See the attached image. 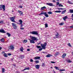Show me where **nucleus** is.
I'll list each match as a JSON object with an SVG mask.
<instances>
[{"mask_svg":"<svg viewBox=\"0 0 73 73\" xmlns=\"http://www.w3.org/2000/svg\"><path fill=\"white\" fill-rule=\"evenodd\" d=\"M46 44H47L46 42L44 43L43 44H41V46L42 47V49H45V48H46L45 46H46Z\"/></svg>","mask_w":73,"mask_h":73,"instance_id":"nucleus-1","label":"nucleus"},{"mask_svg":"<svg viewBox=\"0 0 73 73\" xmlns=\"http://www.w3.org/2000/svg\"><path fill=\"white\" fill-rule=\"evenodd\" d=\"M15 18H16V17L14 16L12 17H11L10 18V19L12 22L15 23V22H16V21H15Z\"/></svg>","mask_w":73,"mask_h":73,"instance_id":"nucleus-2","label":"nucleus"},{"mask_svg":"<svg viewBox=\"0 0 73 73\" xmlns=\"http://www.w3.org/2000/svg\"><path fill=\"white\" fill-rule=\"evenodd\" d=\"M12 24L14 29H16L17 28V25L15 23H12Z\"/></svg>","mask_w":73,"mask_h":73,"instance_id":"nucleus-3","label":"nucleus"},{"mask_svg":"<svg viewBox=\"0 0 73 73\" xmlns=\"http://www.w3.org/2000/svg\"><path fill=\"white\" fill-rule=\"evenodd\" d=\"M5 5H0V10H1L3 8V11H5Z\"/></svg>","mask_w":73,"mask_h":73,"instance_id":"nucleus-4","label":"nucleus"},{"mask_svg":"<svg viewBox=\"0 0 73 73\" xmlns=\"http://www.w3.org/2000/svg\"><path fill=\"white\" fill-rule=\"evenodd\" d=\"M30 33L31 34H32L33 35H38V33L37 31H33L30 32Z\"/></svg>","mask_w":73,"mask_h":73,"instance_id":"nucleus-5","label":"nucleus"},{"mask_svg":"<svg viewBox=\"0 0 73 73\" xmlns=\"http://www.w3.org/2000/svg\"><path fill=\"white\" fill-rule=\"evenodd\" d=\"M9 49H11V50H13L15 49L14 47V45H11L9 47Z\"/></svg>","mask_w":73,"mask_h":73,"instance_id":"nucleus-6","label":"nucleus"},{"mask_svg":"<svg viewBox=\"0 0 73 73\" xmlns=\"http://www.w3.org/2000/svg\"><path fill=\"white\" fill-rule=\"evenodd\" d=\"M0 32L1 33H5V31L3 29H0Z\"/></svg>","mask_w":73,"mask_h":73,"instance_id":"nucleus-7","label":"nucleus"},{"mask_svg":"<svg viewBox=\"0 0 73 73\" xmlns=\"http://www.w3.org/2000/svg\"><path fill=\"white\" fill-rule=\"evenodd\" d=\"M30 42L31 43L35 44V40H30Z\"/></svg>","mask_w":73,"mask_h":73,"instance_id":"nucleus-8","label":"nucleus"},{"mask_svg":"<svg viewBox=\"0 0 73 73\" xmlns=\"http://www.w3.org/2000/svg\"><path fill=\"white\" fill-rule=\"evenodd\" d=\"M46 4L47 5H49V6H53V3H47Z\"/></svg>","mask_w":73,"mask_h":73,"instance_id":"nucleus-9","label":"nucleus"},{"mask_svg":"<svg viewBox=\"0 0 73 73\" xmlns=\"http://www.w3.org/2000/svg\"><path fill=\"white\" fill-rule=\"evenodd\" d=\"M31 39L32 40H34V41H35L37 40V38H36V37H34V36H32L31 37Z\"/></svg>","mask_w":73,"mask_h":73,"instance_id":"nucleus-10","label":"nucleus"},{"mask_svg":"<svg viewBox=\"0 0 73 73\" xmlns=\"http://www.w3.org/2000/svg\"><path fill=\"white\" fill-rule=\"evenodd\" d=\"M29 69L30 68L29 67H25V69H24L23 70H22V71L23 72V71H24V70H29Z\"/></svg>","mask_w":73,"mask_h":73,"instance_id":"nucleus-11","label":"nucleus"},{"mask_svg":"<svg viewBox=\"0 0 73 73\" xmlns=\"http://www.w3.org/2000/svg\"><path fill=\"white\" fill-rule=\"evenodd\" d=\"M51 56H52V55L48 54L46 55V57H51Z\"/></svg>","mask_w":73,"mask_h":73,"instance_id":"nucleus-12","label":"nucleus"},{"mask_svg":"<svg viewBox=\"0 0 73 73\" xmlns=\"http://www.w3.org/2000/svg\"><path fill=\"white\" fill-rule=\"evenodd\" d=\"M40 58V56H37V57H35L34 58V59L35 60H37V59H39Z\"/></svg>","mask_w":73,"mask_h":73,"instance_id":"nucleus-13","label":"nucleus"},{"mask_svg":"<svg viewBox=\"0 0 73 73\" xmlns=\"http://www.w3.org/2000/svg\"><path fill=\"white\" fill-rule=\"evenodd\" d=\"M35 68H36V69H39L40 66L38 65H36L35 66Z\"/></svg>","mask_w":73,"mask_h":73,"instance_id":"nucleus-14","label":"nucleus"},{"mask_svg":"<svg viewBox=\"0 0 73 73\" xmlns=\"http://www.w3.org/2000/svg\"><path fill=\"white\" fill-rule=\"evenodd\" d=\"M66 19H68V17L67 16L64 17L63 18V19L64 20V21H66Z\"/></svg>","mask_w":73,"mask_h":73,"instance_id":"nucleus-15","label":"nucleus"},{"mask_svg":"<svg viewBox=\"0 0 73 73\" xmlns=\"http://www.w3.org/2000/svg\"><path fill=\"white\" fill-rule=\"evenodd\" d=\"M44 16H45L46 17H49V15H48V14L46 13H46H45Z\"/></svg>","mask_w":73,"mask_h":73,"instance_id":"nucleus-16","label":"nucleus"},{"mask_svg":"<svg viewBox=\"0 0 73 73\" xmlns=\"http://www.w3.org/2000/svg\"><path fill=\"white\" fill-rule=\"evenodd\" d=\"M20 49L21 52H23V50H24V48H23V47H21V48Z\"/></svg>","mask_w":73,"mask_h":73,"instance_id":"nucleus-17","label":"nucleus"},{"mask_svg":"<svg viewBox=\"0 0 73 73\" xmlns=\"http://www.w3.org/2000/svg\"><path fill=\"white\" fill-rule=\"evenodd\" d=\"M46 13V12H42L40 14H39V15H45V13Z\"/></svg>","mask_w":73,"mask_h":73,"instance_id":"nucleus-18","label":"nucleus"},{"mask_svg":"<svg viewBox=\"0 0 73 73\" xmlns=\"http://www.w3.org/2000/svg\"><path fill=\"white\" fill-rule=\"evenodd\" d=\"M66 54L65 53L63 54L62 56V58H65V57L66 56Z\"/></svg>","mask_w":73,"mask_h":73,"instance_id":"nucleus-19","label":"nucleus"},{"mask_svg":"<svg viewBox=\"0 0 73 73\" xmlns=\"http://www.w3.org/2000/svg\"><path fill=\"white\" fill-rule=\"evenodd\" d=\"M18 12H19V13L21 15H22V14L23 13L22 11H18Z\"/></svg>","mask_w":73,"mask_h":73,"instance_id":"nucleus-20","label":"nucleus"},{"mask_svg":"<svg viewBox=\"0 0 73 73\" xmlns=\"http://www.w3.org/2000/svg\"><path fill=\"white\" fill-rule=\"evenodd\" d=\"M0 41L1 42H4L5 41V40H4V39L2 38L0 40Z\"/></svg>","mask_w":73,"mask_h":73,"instance_id":"nucleus-21","label":"nucleus"},{"mask_svg":"<svg viewBox=\"0 0 73 73\" xmlns=\"http://www.w3.org/2000/svg\"><path fill=\"white\" fill-rule=\"evenodd\" d=\"M45 8H46V7L45 6H44L41 8V9H41V10H44V9H45Z\"/></svg>","mask_w":73,"mask_h":73,"instance_id":"nucleus-22","label":"nucleus"},{"mask_svg":"<svg viewBox=\"0 0 73 73\" xmlns=\"http://www.w3.org/2000/svg\"><path fill=\"white\" fill-rule=\"evenodd\" d=\"M20 58L21 59H23V58H24V56L21 55L20 56Z\"/></svg>","mask_w":73,"mask_h":73,"instance_id":"nucleus-23","label":"nucleus"},{"mask_svg":"<svg viewBox=\"0 0 73 73\" xmlns=\"http://www.w3.org/2000/svg\"><path fill=\"white\" fill-rule=\"evenodd\" d=\"M66 12V10H64L62 12V14H64V13H65V12Z\"/></svg>","mask_w":73,"mask_h":73,"instance_id":"nucleus-24","label":"nucleus"},{"mask_svg":"<svg viewBox=\"0 0 73 73\" xmlns=\"http://www.w3.org/2000/svg\"><path fill=\"white\" fill-rule=\"evenodd\" d=\"M59 54V52H56V53H55L54 55L55 56H57V55H58V54Z\"/></svg>","mask_w":73,"mask_h":73,"instance_id":"nucleus-25","label":"nucleus"},{"mask_svg":"<svg viewBox=\"0 0 73 73\" xmlns=\"http://www.w3.org/2000/svg\"><path fill=\"white\" fill-rule=\"evenodd\" d=\"M55 12H56V13H60V12H61V11H55Z\"/></svg>","mask_w":73,"mask_h":73,"instance_id":"nucleus-26","label":"nucleus"},{"mask_svg":"<svg viewBox=\"0 0 73 73\" xmlns=\"http://www.w3.org/2000/svg\"><path fill=\"white\" fill-rule=\"evenodd\" d=\"M54 68H55L56 69V70H59V68H58V67H57V66H55L54 67Z\"/></svg>","mask_w":73,"mask_h":73,"instance_id":"nucleus-27","label":"nucleus"},{"mask_svg":"<svg viewBox=\"0 0 73 73\" xmlns=\"http://www.w3.org/2000/svg\"><path fill=\"white\" fill-rule=\"evenodd\" d=\"M4 56H5V57H7L8 56L7 55V54L5 53L4 54H3Z\"/></svg>","mask_w":73,"mask_h":73,"instance_id":"nucleus-28","label":"nucleus"},{"mask_svg":"<svg viewBox=\"0 0 73 73\" xmlns=\"http://www.w3.org/2000/svg\"><path fill=\"white\" fill-rule=\"evenodd\" d=\"M7 35H8V37H10L11 36V34L8 33H7Z\"/></svg>","mask_w":73,"mask_h":73,"instance_id":"nucleus-29","label":"nucleus"},{"mask_svg":"<svg viewBox=\"0 0 73 73\" xmlns=\"http://www.w3.org/2000/svg\"><path fill=\"white\" fill-rule=\"evenodd\" d=\"M27 41H28L27 40H25L23 41V43H26V42H27Z\"/></svg>","mask_w":73,"mask_h":73,"instance_id":"nucleus-30","label":"nucleus"},{"mask_svg":"<svg viewBox=\"0 0 73 73\" xmlns=\"http://www.w3.org/2000/svg\"><path fill=\"white\" fill-rule=\"evenodd\" d=\"M48 14H49V15H50L51 14H52V12L50 11H49L48 13Z\"/></svg>","mask_w":73,"mask_h":73,"instance_id":"nucleus-31","label":"nucleus"},{"mask_svg":"<svg viewBox=\"0 0 73 73\" xmlns=\"http://www.w3.org/2000/svg\"><path fill=\"white\" fill-rule=\"evenodd\" d=\"M60 72H62V71H65V70L64 69H61L59 70Z\"/></svg>","mask_w":73,"mask_h":73,"instance_id":"nucleus-32","label":"nucleus"},{"mask_svg":"<svg viewBox=\"0 0 73 73\" xmlns=\"http://www.w3.org/2000/svg\"><path fill=\"white\" fill-rule=\"evenodd\" d=\"M5 70V69L4 68H2V73H4V70Z\"/></svg>","mask_w":73,"mask_h":73,"instance_id":"nucleus-33","label":"nucleus"},{"mask_svg":"<svg viewBox=\"0 0 73 73\" xmlns=\"http://www.w3.org/2000/svg\"><path fill=\"white\" fill-rule=\"evenodd\" d=\"M64 24V23H59V25H62Z\"/></svg>","mask_w":73,"mask_h":73,"instance_id":"nucleus-34","label":"nucleus"},{"mask_svg":"<svg viewBox=\"0 0 73 73\" xmlns=\"http://www.w3.org/2000/svg\"><path fill=\"white\" fill-rule=\"evenodd\" d=\"M70 13H73V10H70Z\"/></svg>","mask_w":73,"mask_h":73,"instance_id":"nucleus-35","label":"nucleus"},{"mask_svg":"<svg viewBox=\"0 0 73 73\" xmlns=\"http://www.w3.org/2000/svg\"><path fill=\"white\" fill-rule=\"evenodd\" d=\"M36 48H41V46H36Z\"/></svg>","mask_w":73,"mask_h":73,"instance_id":"nucleus-36","label":"nucleus"},{"mask_svg":"<svg viewBox=\"0 0 73 73\" xmlns=\"http://www.w3.org/2000/svg\"><path fill=\"white\" fill-rule=\"evenodd\" d=\"M35 62L36 64H38V63H39V61H38V60H36L35 61Z\"/></svg>","mask_w":73,"mask_h":73,"instance_id":"nucleus-37","label":"nucleus"},{"mask_svg":"<svg viewBox=\"0 0 73 73\" xmlns=\"http://www.w3.org/2000/svg\"><path fill=\"white\" fill-rule=\"evenodd\" d=\"M58 7H63V5L61 4H59L58 5Z\"/></svg>","mask_w":73,"mask_h":73,"instance_id":"nucleus-38","label":"nucleus"},{"mask_svg":"<svg viewBox=\"0 0 73 73\" xmlns=\"http://www.w3.org/2000/svg\"><path fill=\"white\" fill-rule=\"evenodd\" d=\"M45 28H47V27H48V24H47V23L45 24Z\"/></svg>","mask_w":73,"mask_h":73,"instance_id":"nucleus-39","label":"nucleus"},{"mask_svg":"<svg viewBox=\"0 0 73 73\" xmlns=\"http://www.w3.org/2000/svg\"><path fill=\"white\" fill-rule=\"evenodd\" d=\"M68 3L70 4H73V3H71L70 1H69L68 2Z\"/></svg>","mask_w":73,"mask_h":73,"instance_id":"nucleus-40","label":"nucleus"},{"mask_svg":"<svg viewBox=\"0 0 73 73\" xmlns=\"http://www.w3.org/2000/svg\"><path fill=\"white\" fill-rule=\"evenodd\" d=\"M42 66H45V62H44V63H42Z\"/></svg>","mask_w":73,"mask_h":73,"instance_id":"nucleus-41","label":"nucleus"},{"mask_svg":"<svg viewBox=\"0 0 73 73\" xmlns=\"http://www.w3.org/2000/svg\"><path fill=\"white\" fill-rule=\"evenodd\" d=\"M19 23H23V21H22V20H19Z\"/></svg>","mask_w":73,"mask_h":73,"instance_id":"nucleus-42","label":"nucleus"},{"mask_svg":"<svg viewBox=\"0 0 73 73\" xmlns=\"http://www.w3.org/2000/svg\"><path fill=\"white\" fill-rule=\"evenodd\" d=\"M54 38H59V36H54Z\"/></svg>","mask_w":73,"mask_h":73,"instance_id":"nucleus-43","label":"nucleus"},{"mask_svg":"<svg viewBox=\"0 0 73 73\" xmlns=\"http://www.w3.org/2000/svg\"><path fill=\"white\" fill-rule=\"evenodd\" d=\"M68 46H70V47H71V46H71V45H70V44L69 43L68 44Z\"/></svg>","mask_w":73,"mask_h":73,"instance_id":"nucleus-44","label":"nucleus"},{"mask_svg":"<svg viewBox=\"0 0 73 73\" xmlns=\"http://www.w3.org/2000/svg\"><path fill=\"white\" fill-rule=\"evenodd\" d=\"M59 35V34H58V33H57V34H56L55 35V36H58Z\"/></svg>","mask_w":73,"mask_h":73,"instance_id":"nucleus-45","label":"nucleus"},{"mask_svg":"<svg viewBox=\"0 0 73 73\" xmlns=\"http://www.w3.org/2000/svg\"><path fill=\"white\" fill-rule=\"evenodd\" d=\"M67 61H68V62H69V63L72 62V61H70V60H68Z\"/></svg>","mask_w":73,"mask_h":73,"instance_id":"nucleus-46","label":"nucleus"},{"mask_svg":"<svg viewBox=\"0 0 73 73\" xmlns=\"http://www.w3.org/2000/svg\"><path fill=\"white\" fill-rule=\"evenodd\" d=\"M3 22H4L3 21H0V24H1V23H3Z\"/></svg>","mask_w":73,"mask_h":73,"instance_id":"nucleus-47","label":"nucleus"},{"mask_svg":"<svg viewBox=\"0 0 73 73\" xmlns=\"http://www.w3.org/2000/svg\"><path fill=\"white\" fill-rule=\"evenodd\" d=\"M60 3H59V2H57L56 3V5H58L59 4H60Z\"/></svg>","mask_w":73,"mask_h":73,"instance_id":"nucleus-48","label":"nucleus"},{"mask_svg":"<svg viewBox=\"0 0 73 73\" xmlns=\"http://www.w3.org/2000/svg\"><path fill=\"white\" fill-rule=\"evenodd\" d=\"M42 50V48H41L40 49H39L38 50V51H41V50Z\"/></svg>","mask_w":73,"mask_h":73,"instance_id":"nucleus-49","label":"nucleus"},{"mask_svg":"<svg viewBox=\"0 0 73 73\" xmlns=\"http://www.w3.org/2000/svg\"><path fill=\"white\" fill-rule=\"evenodd\" d=\"M50 62H51L52 64L53 63L54 64V63H56V62H52V61Z\"/></svg>","mask_w":73,"mask_h":73,"instance_id":"nucleus-50","label":"nucleus"},{"mask_svg":"<svg viewBox=\"0 0 73 73\" xmlns=\"http://www.w3.org/2000/svg\"><path fill=\"white\" fill-rule=\"evenodd\" d=\"M33 60H32V59H31L30 60V62H33Z\"/></svg>","mask_w":73,"mask_h":73,"instance_id":"nucleus-51","label":"nucleus"},{"mask_svg":"<svg viewBox=\"0 0 73 73\" xmlns=\"http://www.w3.org/2000/svg\"><path fill=\"white\" fill-rule=\"evenodd\" d=\"M8 56H11V54H10V53H8Z\"/></svg>","mask_w":73,"mask_h":73,"instance_id":"nucleus-52","label":"nucleus"},{"mask_svg":"<svg viewBox=\"0 0 73 73\" xmlns=\"http://www.w3.org/2000/svg\"><path fill=\"white\" fill-rule=\"evenodd\" d=\"M21 29V30H24V28H20Z\"/></svg>","mask_w":73,"mask_h":73,"instance_id":"nucleus-53","label":"nucleus"},{"mask_svg":"<svg viewBox=\"0 0 73 73\" xmlns=\"http://www.w3.org/2000/svg\"><path fill=\"white\" fill-rule=\"evenodd\" d=\"M27 51H30V49H27Z\"/></svg>","mask_w":73,"mask_h":73,"instance_id":"nucleus-54","label":"nucleus"},{"mask_svg":"<svg viewBox=\"0 0 73 73\" xmlns=\"http://www.w3.org/2000/svg\"><path fill=\"white\" fill-rule=\"evenodd\" d=\"M61 10H64V9H65L61 8Z\"/></svg>","mask_w":73,"mask_h":73,"instance_id":"nucleus-55","label":"nucleus"},{"mask_svg":"<svg viewBox=\"0 0 73 73\" xmlns=\"http://www.w3.org/2000/svg\"><path fill=\"white\" fill-rule=\"evenodd\" d=\"M40 44H41V42H40L39 43H37V44H38V45H39Z\"/></svg>","mask_w":73,"mask_h":73,"instance_id":"nucleus-56","label":"nucleus"},{"mask_svg":"<svg viewBox=\"0 0 73 73\" xmlns=\"http://www.w3.org/2000/svg\"><path fill=\"white\" fill-rule=\"evenodd\" d=\"M57 9H58V10H60L61 9V8H58Z\"/></svg>","mask_w":73,"mask_h":73,"instance_id":"nucleus-57","label":"nucleus"},{"mask_svg":"<svg viewBox=\"0 0 73 73\" xmlns=\"http://www.w3.org/2000/svg\"><path fill=\"white\" fill-rule=\"evenodd\" d=\"M2 54H3V53H4V54H5V52H4V51H3V52H2Z\"/></svg>","mask_w":73,"mask_h":73,"instance_id":"nucleus-58","label":"nucleus"},{"mask_svg":"<svg viewBox=\"0 0 73 73\" xmlns=\"http://www.w3.org/2000/svg\"><path fill=\"white\" fill-rule=\"evenodd\" d=\"M70 28H73V26L70 27Z\"/></svg>","mask_w":73,"mask_h":73,"instance_id":"nucleus-59","label":"nucleus"},{"mask_svg":"<svg viewBox=\"0 0 73 73\" xmlns=\"http://www.w3.org/2000/svg\"><path fill=\"white\" fill-rule=\"evenodd\" d=\"M23 24H22L21 26V27H23Z\"/></svg>","mask_w":73,"mask_h":73,"instance_id":"nucleus-60","label":"nucleus"},{"mask_svg":"<svg viewBox=\"0 0 73 73\" xmlns=\"http://www.w3.org/2000/svg\"><path fill=\"white\" fill-rule=\"evenodd\" d=\"M2 49V48L0 47V50H1Z\"/></svg>","mask_w":73,"mask_h":73,"instance_id":"nucleus-61","label":"nucleus"},{"mask_svg":"<svg viewBox=\"0 0 73 73\" xmlns=\"http://www.w3.org/2000/svg\"><path fill=\"white\" fill-rule=\"evenodd\" d=\"M19 24L20 25H21L22 24V23H19Z\"/></svg>","mask_w":73,"mask_h":73,"instance_id":"nucleus-62","label":"nucleus"},{"mask_svg":"<svg viewBox=\"0 0 73 73\" xmlns=\"http://www.w3.org/2000/svg\"><path fill=\"white\" fill-rule=\"evenodd\" d=\"M56 1L55 0H53L52 1V2H55Z\"/></svg>","mask_w":73,"mask_h":73,"instance_id":"nucleus-63","label":"nucleus"},{"mask_svg":"<svg viewBox=\"0 0 73 73\" xmlns=\"http://www.w3.org/2000/svg\"><path fill=\"white\" fill-rule=\"evenodd\" d=\"M71 17H73V14H72Z\"/></svg>","mask_w":73,"mask_h":73,"instance_id":"nucleus-64","label":"nucleus"}]
</instances>
